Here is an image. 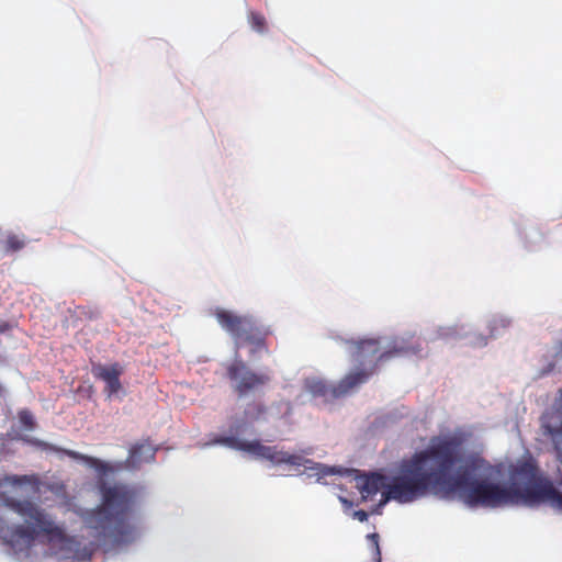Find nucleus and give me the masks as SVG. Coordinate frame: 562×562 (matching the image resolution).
<instances>
[{"label": "nucleus", "mask_w": 562, "mask_h": 562, "mask_svg": "<svg viewBox=\"0 0 562 562\" xmlns=\"http://www.w3.org/2000/svg\"><path fill=\"white\" fill-rule=\"evenodd\" d=\"M224 443L272 467H303L308 477L335 485L333 494L341 504L344 513L360 504L368 505L375 513L390 501L409 503L427 493L441 498L459 499L469 507L548 504L562 512V494L549 483L532 484L524 493H517L504 486V474L497 468L480 465L462 480L438 473L454 464L457 447L447 439H434L428 447L405 460L391 475L380 471L359 472L313 463L300 454L263 446L256 440L227 438Z\"/></svg>", "instance_id": "1"}, {"label": "nucleus", "mask_w": 562, "mask_h": 562, "mask_svg": "<svg viewBox=\"0 0 562 562\" xmlns=\"http://www.w3.org/2000/svg\"><path fill=\"white\" fill-rule=\"evenodd\" d=\"M393 350L389 346L381 347L375 339H364L352 346L351 357L357 368L349 372L333 390L335 395L349 392L367 381L379 363L390 359Z\"/></svg>", "instance_id": "2"}, {"label": "nucleus", "mask_w": 562, "mask_h": 562, "mask_svg": "<svg viewBox=\"0 0 562 562\" xmlns=\"http://www.w3.org/2000/svg\"><path fill=\"white\" fill-rule=\"evenodd\" d=\"M27 531L21 530L8 537H2L14 547H22L33 541H49L53 543L56 554L69 558V551L72 550L74 542L67 539L58 528L52 526L42 514L30 510V520L27 521Z\"/></svg>", "instance_id": "3"}, {"label": "nucleus", "mask_w": 562, "mask_h": 562, "mask_svg": "<svg viewBox=\"0 0 562 562\" xmlns=\"http://www.w3.org/2000/svg\"><path fill=\"white\" fill-rule=\"evenodd\" d=\"M122 369L116 364L111 366H97L93 368L95 376L103 380L106 384V391L109 396H120L122 393L121 384L117 376L121 374Z\"/></svg>", "instance_id": "4"}, {"label": "nucleus", "mask_w": 562, "mask_h": 562, "mask_svg": "<svg viewBox=\"0 0 562 562\" xmlns=\"http://www.w3.org/2000/svg\"><path fill=\"white\" fill-rule=\"evenodd\" d=\"M215 317L218 324L232 334H237L239 329H245L248 325L246 319L224 308H217L215 311Z\"/></svg>", "instance_id": "5"}, {"label": "nucleus", "mask_w": 562, "mask_h": 562, "mask_svg": "<svg viewBox=\"0 0 562 562\" xmlns=\"http://www.w3.org/2000/svg\"><path fill=\"white\" fill-rule=\"evenodd\" d=\"M305 386L312 396H326L329 392L327 384L321 378L306 380Z\"/></svg>", "instance_id": "6"}, {"label": "nucleus", "mask_w": 562, "mask_h": 562, "mask_svg": "<svg viewBox=\"0 0 562 562\" xmlns=\"http://www.w3.org/2000/svg\"><path fill=\"white\" fill-rule=\"evenodd\" d=\"M120 503H121V494L119 491L115 490V491L109 492V494L105 495L104 507L106 509H111L114 506L119 505Z\"/></svg>", "instance_id": "7"}, {"label": "nucleus", "mask_w": 562, "mask_h": 562, "mask_svg": "<svg viewBox=\"0 0 562 562\" xmlns=\"http://www.w3.org/2000/svg\"><path fill=\"white\" fill-rule=\"evenodd\" d=\"M243 372H244V368H240V370H235V371H233V372H232V375H233V378H234L236 381H238L239 379H241V380H240V382H238V386H246V387L251 386V385H252V382H248V380L244 382V379L241 378Z\"/></svg>", "instance_id": "8"}, {"label": "nucleus", "mask_w": 562, "mask_h": 562, "mask_svg": "<svg viewBox=\"0 0 562 562\" xmlns=\"http://www.w3.org/2000/svg\"><path fill=\"white\" fill-rule=\"evenodd\" d=\"M368 540L372 542L373 551L380 561L379 536L376 533H371L368 536Z\"/></svg>", "instance_id": "9"}, {"label": "nucleus", "mask_w": 562, "mask_h": 562, "mask_svg": "<svg viewBox=\"0 0 562 562\" xmlns=\"http://www.w3.org/2000/svg\"><path fill=\"white\" fill-rule=\"evenodd\" d=\"M8 245L12 249H19L24 245V240L18 236H12L8 239Z\"/></svg>", "instance_id": "10"}, {"label": "nucleus", "mask_w": 562, "mask_h": 562, "mask_svg": "<svg viewBox=\"0 0 562 562\" xmlns=\"http://www.w3.org/2000/svg\"><path fill=\"white\" fill-rule=\"evenodd\" d=\"M347 514H350L355 519L359 521H366L368 518V514L364 510H350Z\"/></svg>", "instance_id": "11"}, {"label": "nucleus", "mask_w": 562, "mask_h": 562, "mask_svg": "<svg viewBox=\"0 0 562 562\" xmlns=\"http://www.w3.org/2000/svg\"><path fill=\"white\" fill-rule=\"evenodd\" d=\"M263 19L259 15H251V24L254 27H256L257 30H260V26L263 25Z\"/></svg>", "instance_id": "12"}, {"label": "nucleus", "mask_w": 562, "mask_h": 562, "mask_svg": "<svg viewBox=\"0 0 562 562\" xmlns=\"http://www.w3.org/2000/svg\"><path fill=\"white\" fill-rule=\"evenodd\" d=\"M21 419L26 424V425H32V416L27 413H22L21 414Z\"/></svg>", "instance_id": "13"}]
</instances>
